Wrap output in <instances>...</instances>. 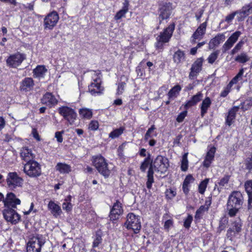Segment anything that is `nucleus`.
<instances>
[{
    "label": "nucleus",
    "instance_id": "f8f14e48",
    "mask_svg": "<svg viewBox=\"0 0 252 252\" xmlns=\"http://www.w3.org/2000/svg\"><path fill=\"white\" fill-rule=\"evenodd\" d=\"M242 223L241 220L238 219L231 224L230 227L227 231L226 236L230 241H232V238L235 236L236 234L241 231Z\"/></svg>",
    "mask_w": 252,
    "mask_h": 252
},
{
    "label": "nucleus",
    "instance_id": "0eeeda50",
    "mask_svg": "<svg viewBox=\"0 0 252 252\" xmlns=\"http://www.w3.org/2000/svg\"><path fill=\"white\" fill-rule=\"evenodd\" d=\"M173 7L172 3L168 2H162L159 5L158 7V19L159 24L162 20L168 19L172 12Z\"/></svg>",
    "mask_w": 252,
    "mask_h": 252
},
{
    "label": "nucleus",
    "instance_id": "774afa93",
    "mask_svg": "<svg viewBox=\"0 0 252 252\" xmlns=\"http://www.w3.org/2000/svg\"><path fill=\"white\" fill-rule=\"evenodd\" d=\"M101 240V238L100 236H97L96 239L94 240L93 243V247H96L98 246L99 244L100 243Z\"/></svg>",
    "mask_w": 252,
    "mask_h": 252
},
{
    "label": "nucleus",
    "instance_id": "4d7b16f0",
    "mask_svg": "<svg viewBox=\"0 0 252 252\" xmlns=\"http://www.w3.org/2000/svg\"><path fill=\"white\" fill-rule=\"evenodd\" d=\"M246 168L249 170L252 169V155L251 158H247L245 160Z\"/></svg>",
    "mask_w": 252,
    "mask_h": 252
},
{
    "label": "nucleus",
    "instance_id": "b1692460",
    "mask_svg": "<svg viewBox=\"0 0 252 252\" xmlns=\"http://www.w3.org/2000/svg\"><path fill=\"white\" fill-rule=\"evenodd\" d=\"M48 208L50 211L53 216L56 218L60 217L62 214V211L61 207L53 201H50L49 202Z\"/></svg>",
    "mask_w": 252,
    "mask_h": 252
},
{
    "label": "nucleus",
    "instance_id": "f704fd0d",
    "mask_svg": "<svg viewBox=\"0 0 252 252\" xmlns=\"http://www.w3.org/2000/svg\"><path fill=\"white\" fill-rule=\"evenodd\" d=\"M152 161V159L151 158V155L150 154H148V157L145 158L144 160L142 162L140 169L142 172H145L146 169L149 165L150 166V164Z\"/></svg>",
    "mask_w": 252,
    "mask_h": 252
},
{
    "label": "nucleus",
    "instance_id": "2eb2a0df",
    "mask_svg": "<svg viewBox=\"0 0 252 252\" xmlns=\"http://www.w3.org/2000/svg\"><path fill=\"white\" fill-rule=\"evenodd\" d=\"M25 59L23 55L17 53L10 56L6 60V63L8 66L12 67H16L19 65Z\"/></svg>",
    "mask_w": 252,
    "mask_h": 252
},
{
    "label": "nucleus",
    "instance_id": "a19ab883",
    "mask_svg": "<svg viewBox=\"0 0 252 252\" xmlns=\"http://www.w3.org/2000/svg\"><path fill=\"white\" fill-rule=\"evenodd\" d=\"M209 180V179L206 178L200 183L198 186V190L200 193L203 194L204 193Z\"/></svg>",
    "mask_w": 252,
    "mask_h": 252
},
{
    "label": "nucleus",
    "instance_id": "393cba45",
    "mask_svg": "<svg viewBox=\"0 0 252 252\" xmlns=\"http://www.w3.org/2000/svg\"><path fill=\"white\" fill-rule=\"evenodd\" d=\"M20 157L23 160L27 161V162L33 160L34 157L32 150L28 147H23L21 149Z\"/></svg>",
    "mask_w": 252,
    "mask_h": 252
},
{
    "label": "nucleus",
    "instance_id": "864d4df0",
    "mask_svg": "<svg viewBox=\"0 0 252 252\" xmlns=\"http://www.w3.org/2000/svg\"><path fill=\"white\" fill-rule=\"evenodd\" d=\"M126 83L125 82H121L119 84L117 89V94H121L124 91Z\"/></svg>",
    "mask_w": 252,
    "mask_h": 252
},
{
    "label": "nucleus",
    "instance_id": "79ce46f5",
    "mask_svg": "<svg viewBox=\"0 0 252 252\" xmlns=\"http://www.w3.org/2000/svg\"><path fill=\"white\" fill-rule=\"evenodd\" d=\"M249 60V58L245 53H242L240 55L237 56L235 58L236 61L241 63H245Z\"/></svg>",
    "mask_w": 252,
    "mask_h": 252
},
{
    "label": "nucleus",
    "instance_id": "09e8293b",
    "mask_svg": "<svg viewBox=\"0 0 252 252\" xmlns=\"http://www.w3.org/2000/svg\"><path fill=\"white\" fill-rule=\"evenodd\" d=\"M187 111L185 110L182 112H181L178 116H177V118H176V121L178 123H181L183 121L184 119L186 117V116L187 115Z\"/></svg>",
    "mask_w": 252,
    "mask_h": 252
},
{
    "label": "nucleus",
    "instance_id": "c03bdc74",
    "mask_svg": "<svg viewBox=\"0 0 252 252\" xmlns=\"http://www.w3.org/2000/svg\"><path fill=\"white\" fill-rule=\"evenodd\" d=\"M243 44V43L242 41H240L239 43H238L235 46V47L231 50V54L232 55H234L236 53H237L238 51L240 50V49L241 48Z\"/></svg>",
    "mask_w": 252,
    "mask_h": 252
},
{
    "label": "nucleus",
    "instance_id": "6e6552de",
    "mask_svg": "<svg viewBox=\"0 0 252 252\" xmlns=\"http://www.w3.org/2000/svg\"><path fill=\"white\" fill-rule=\"evenodd\" d=\"M127 229H132L135 233H137L141 229V224L138 216L133 213H129L127 216V220L125 223Z\"/></svg>",
    "mask_w": 252,
    "mask_h": 252
},
{
    "label": "nucleus",
    "instance_id": "a878e982",
    "mask_svg": "<svg viewBox=\"0 0 252 252\" xmlns=\"http://www.w3.org/2000/svg\"><path fill=\"white\" fill-rule=\"evenodd\" d=\"M225 39V36L223 33H220L212 39L209 44V48L213 49Z\"/></svg>",
    "mask_w": 252,
    "mask_h": 252
},
{
    "label": "nucleus",
    "instance_id": "a211bd4d",
    "mask_svg": "<svg viewBox=\"0 0 252 252\" xmlns=\"http://www.w3.org/2000/svg\"><path fill=\"white\" fill-rule=\"evenodd\" d=\"M100 77H97L94 79V82L89 86V92L92 95H95L102 93V89L100 86Z\"/></svg>",
    "mask_w": 252,
    "mask_h": 252
},
{
    "label": "nucleus",
    "instance_id": "20e7f679",
    "mask_svg": "<svg viewBox=\"0 0 252 252\" xmlns=\"http://www.w3.org/2000/svg\"><path fill=\"white\" fill-rule=\"evenodd\" d=\"M151 164L156 172L161 174H164L169 166L168 158L162 156H157L154 160H152Z\"/></svg>",
    "mask_w": 252,
    "mask_h": 252
},
{
    "label": "nucleus",
    "instance_id": "c756f323",
    "mask_svg": "<svg viewBox=\"0 0 252 252\" xmlns=\"http://www.w3.org/2000/svg\"><path fill=\"white\" fill-rule=\"evenodd\" d=\"M211 101L209 97H207L204 99L201 103V116L203 117L204 115L207 113L208 108L210 106Z\"/></svg>",
    "mask_w": 252,
    "mask_h": 252
},
{
    "label": "nucleus",
    "instance_id": "3c124183",
    "mask_svg": "<svg viewBox=\"0 0 252 252\" xmlns=\"http://www.w3.org/2000/svg\"><path fill=\"white\" fill-rule=\"evenodd\" d=\"M231 87L232 85L229 83L224 90L221 93L220 96L223 97L226 96L229 93Z\"/></svg>",
    "mask_w": 252,
    "mask_h": 252
},
{
    "label": "nucleus",
    "instance_id": "9d476101",
    "mask_svg": "<svg viewBox=\"0 0 252 252\" xmlns=\"http://www.w3.org/2000/svg\"><path fill=\"white\" fill-rule=\"evenodd\" d=\"M4 219L13 224L17 223L20 219V215L12 208H7L3 211Z\"/></svg>",
    "mask_w": 252,
    "mask_h": 252
},
{
    "label": "nucleus",
    "instance_id": "6e6d98bb",
    "mask_svg": "<svg viewBox=\"0 0 252 252\" xmlns=\"http://www.w3.org/2000/svg\"><path fill=\"white\" fill-rule=\"evenodd\" d=\"M229 179L228 176H225L222 178L220 181L218 183L219 185L221 187H223L225 184H227Z\"/></svg>",
    "mask_w": 252,
    "mask_h": 252
},
{
    "label": "nucleus",
    "instance_id": "338daca9",
    "mask_svg": "<svg viewBox=\"0 0 252 252\" xmlns=\"http://www.w3.org/2000/svg\"><path fill=\"white\" fill-rule=\"evenodd\" d=\"M155 171V168L150 164V166L148 171L147 177H154V172Z\"/></svg>",
    "mask_w": 252,
    "mask_h": 252
},
{
    "label": "nucleus",
    "instance_id": "423d86ee",
    "mask_svg": "<svg viewBox=\"0 0 252 252\" xmlns=\"http://www.w3.org/2000/svg\"><path fill=\"white\" fill-rule=\"evenodd\" d=\"M175 29L174 23L170 24L166 28L163 32H161L157 38V43L156 47L158 48H161L163 43L168 42L172 35L173 32Z\"/></svg>",
    "mask_w": 252,
    "mask_h": 252
},
{
    "label": "nucleus",
    "instance_id": "412c9836",
    "mask_svg": "<svg viewBox=\"0 0 252 252\" xmlns=\"http://www.w3.org/2000/svg\"><path fill=\"white\" fill-rule=\"evenodd\" d=\"M42 104L51 107L57 104L58 101L55 96L50 93H47L41 99Z\"/></svg>",
    "mask_w": 252,
    "mask_h": 252
},
{
    "label": "nucleus",
    "instance_id": "6ab92c4d",
    "mask_svg": "<svg viewBox=\"0 0 252 252\" xmlns=\"http://www.w3.org/2000/svg\"><path fill=\"white\" fill-rule=\"evenodd\" d=\"M236 12L238 15L239 21L244 20L247 16L252 13V2L244 5L241 9L237 10Z\"/></svg>",
    "mask_w": 252,
    "mask_h": 252
},
{
    "label": "nucleus",
    "instance_id": "2f4dec72",
    "mask_svg": "<svg viewBox=\"0 0 252 252\" xmlns=\"http://www.w3.org/2000/svg\"><path fill=\"white\" fill-rule=\"evenodd\" d=\"M56 167L61 173H68L71 171L70 166L65 163H58Z\"/></svg>",
    "mask_w": 252,
    "mask_h": 252
},
{
    "label": "nucleus",
    "instance_id": "4c0bfd02",
    "mask_svg": "<svg viewBox=\"0 0 252 252\" xmlns=\"http://www.w3.org/2000/svg\"><path fill=\"white\" fill-rule=\"evenodd\" d=\"M181 90V87L180 85H176L172 88L168 93L169 98L170 99L173 96H175L176 94H179Z\"/></svg>",
    "mask_w": 252,
    "mask_h": 252
},
{
    "label": "nucleus",
    "instance_id": "13d9d810",
    "mask_svg": "<svg viewBox=\"0 0 252 252\" xmlns=\"http://www.w3.org/2000/svg\"><path fill=\"white\" fill-rule=\"evenodd\" d=\"M239 108V107H234L228 112L227 115L230 116V117H233L235 118L236 113L237 111H238Z\"/></svg>",
    "mask_w": 252,
    "mask_h": 252
},
{
    "label": "nucleus",
    "instance_id": "49530a36",
    "mask_svg": "<svg viewBox=\"0 0 252 252\" xmlns=\"http://www.w3.org/2000/svg\"><path fill=\"white\" fill-rule=\"evenodd\" d=\"M192 221V217L191 215H189L184 222V226L186 228H189Z\"/></svg>",
    "mask_w": 252,
    "mask_h": 252
},
{
    "label": "nucleus",
    "instance_id": "5fc2aeb1",
    "mask_svg": "<svg viewBox=\"0 0 252 252\" xmlns=\"http://www.w3.org/2000/svg\"><path fill=\"white\" fill-rule=\"evenodd\" d=\"M63 208L66 212H70L72 208V205L71 203L63 202Z\"/></svg>",
    "mask_w": 252,
    "mask_h": 252
},
{
    "label": "nucleus",
    "instance_id": "603ef678",
    "mask_svg": "<svg viewBox=\"0 0 252 252\" xmlns=\"http://www.w3.org/2000/svg\"><path fill=\"white\" fill-rule=\"evenodd\" d=\"M237 14L236 11L228 15L225 17V21L227 23H231L232 21L233 20L235 16Z\"/></svg>",
    "mask_w": 252,
    "mask_h": 252
},
{
    "label": "nucleus",
    "instance_id": "bb28decb",
    "mask_svg": "<svg viewBox=\"0 0 252 252\" xmlns=\"http://www.w3.org/2000/svg\"><path fill=\"white\" fill-rule=\"evenodd\" d=\"M206 28V23L205 22L200 25L192 36L193 38L192 42H195L196 39H200L202 38V35L205 33Z\"/></svg>",
    "mask_w": 252,
    "mask_h": 252
},
{
    "label": "nucleus",
    "instance_id": "bf43d9fd",
    "mask_svg": "<svg viewBox=\"0 0 252 252\" xmlns=\"http://www.w3.org/2000/svg\"><path fill=\"white\" fill-rule=\"evenodd\" d=\"M63 133V131H58L55 133V137L57 138V141L59 143H62L63 141L62 134Z\"/></svg>",
    "mask_w": 252,
    "mask_h": 252
},
{
    "label": "nucleus",
    "instance_id": "aec40b11",
    "mask_svg": "<svg viewBox=\"0 0 252 252\" xmlns=\"http://www.w3.org/2000/svg\"><path fill=\"white\" fill-rule=\"evenodd\" d=\"M123 210L122 207L121 203L117 201L111 208V221L116 220L119 219L120 216L122 215Z\"/></svg>",
    "mask_w": 252,
    "mask_h": 252
},
{
    "label": "nucleus",
    "instance_id": "5701e85b",
    "mask_svg": "<svg viewBox=\"0 0 252 252\" xmlns=\"http://www.w3.org/2000/svg\"><path fill=\"white\" fill-rule=\"evenodd\" d=\"M34 85L32 78H25L21 83L20 89L23 91L28 92L32 90Z\"/></svg>",
    "mask_w": 252,
    "mask_h": 252
},
{
    "label": "nucleus",
    "instance_id": "58836bf2",
    "mask_svg": "<svg viewBox=\"0 0 252 252\" xmlns=\"http://www.w3.org/2000/svg\"><path fill=\"white\" fill-rule=\"evenodd\" d=\"M244 74V69H241L238 73L231 80V81L229 83L232 86L233 84H236L239 81L242 80V76Z\"/></svg>",
    "mask_w": 252,
    "mask_h": 252
},
{
    "label": "nucleus",
    "instance_id": "cd10ccee",
    "mask_svg": "<svg viewBox=\"0 0 252 252\" xmlns=\"http://www.w3.org/2000/svg\"><path fill=\"white\" fill-rule=\"evenodd\" d=\"M203 98V94L201 92L198 93L196 95H193L190 100L188 101L185 104L184 107L186 109L195 105L197 102L200 101Z\"/></svg>",
    "mask_w": 252,
    "mask_h": 252
},
{
    "label": "nucleus",
    "instance_id": "7ed1b4c3",
    "mask_svg": "<svg viewBox=\"0 0 252 252\" xmlns=\"http://www.w3.org/2000/svg\"><path fill=\"white\" fill-rule=\"evenodd\" d=\"M24 173L32 178H36L41 174V166L37 161L32 160L24 164Z\"/></svg>",
    "mask_w": 252,
    "mask_h": 252
},
{
    "label": "nucleus",
    "instance_id": "ddd939ff",
    "mask_svg": "<svg viewBox=\"0 0 252 252\" xmlns=\"http://www.w3.org/2000/svg\"><path fill=\"white\" fill-rule=\"evenodd\" d=\"M4 206L7 208H16L17 205H19L21 201L16 198L15 195L12 193H8L6 197L3 200Z\"/></svg>",
    "mask_w": 252,
    "mask_h": 252
},
{
    "label": "nucleus",
    "instance_id": "f257e3e1",
    "mask_svg": "<svg viewBox=\"0 0 252 252\" xmlns=\"http://www.w3.org/2000/svg\"><path fill=\"white\" fill-rule=\"evenodd\" d=\"M244 202L242 194L238 191H233L229 195L226 205L228 216L233 217L236 216Z\"/></svg>",
    "mask_w": 252,
    "mask_h": 252
},
{
    "label": "nucleus",
    "instance_id": "473e14b6",
    "mask_svg": "<svg viewBox=\"0 0 252 252\" xmlns=\"http://www.w3.org/2000/svg\"><path fill=\"white\" fill-rule=\"evenodd\" d=\"M47 69L43 66H38L33 70V75L36 77H43Z\"/></svg>",
    "mask_w": 252,
    "mask_h": 252
},
{
    "label": "nucleus",
    "instance_id": "1a4fd4ad",
    "mask_svg": "<svg viewBox=\"0 0 252 252\" xmlns=\"http://www.w3.org/2000/svg\"><path fill=\"white\" fill-rule=\"evenodd\" d=\"M59 112L70 125L74 124L77 118V114L74 109L67 106H63L59 108Z\"/></svg>",
    "mask_w": 252,
    "mask_h": 252
},
{
    "label": "nucleus",
    "instance_id": "9b49d317",
    "mask_svg": "<svg viewBox=\"0 0 252 252\" xmlns=\"http://www.w3.org/2000/svg\"><path fill=\"white\" fill-rule=\"evenodd\" d=\"M59 19L57 12L53 11L49 13L44 20L45 29H52L57 24Z\"/></svg>",
    "mask_w": 252,
    "mask_h": 252
},
{
    "label": "nucleus",
    "instance_id": "4be33fe9",
    "mask_svg": "<svg viewBox=\"0 0 252 252\" xmlns=\"http://www.w3.org/2000/svg\"><path fill=\"white\" fill-rule=\"evenodd\" d=\"M245 190L248 195V210H252V180H249L245 183Z\"/></svg>",
    "mask_w": 252,
    "mask_h": 252
},
{
    "label": "nucleus",
    "instance_id": "7c9ffc66",
    "mask_svg": "<svg viewBox=\"0 0 252 252\" xmlns=\"http://www.w3.org/2000/svg\"><path fill=\"white\" fill-rule=\"evenodd\" d=\"M79 113L81 118L86 119H90L93 116L92 110L86 108L80 109Z\"/></svg>",
    "mask_w": 252,
    "mask_h": 252
},
{
    "label": "nucleus",
    "instance_id": "4468645a",
    "mask_svg": "<svg viewBox=\"0 0 252 252\" xmlns=\"http://www.w3.org/2000/svg\"><path fill=\"white\" fill-rule=\"evenodd\" d=\"M241 34V32L236 31L228 38L221 48L223 53H225L233 46L234 44L237 41Z\"/></svg>",
    "mask_w": 252,
    "mask_h": 252
},
{
    "label": "nucleus",
    "instance_id": "8fccbe9b",
    "mask_svg": "<svg viewBox=\"0 0 252 252\" xmlns=\"http://www.w3.org/2000/svg\"><path fill=\"white\" fill-rule=\"evenodd\" d=\"M194 178L191 175H188L186 177L183 184L184 186H188L190 183L194 181Z\"/></svg>",
    "mask_w": 252,
    "mask_h": 252
},
{
    "label": "nucleus",
    "instance_id": "39448f33",
    "mask_svg": "<svg viewBox=\"0 0 252 252\" xmlns=\"http://www.w3.org/2000/svg\"><path fill=\"white\" fill-rule=\"evenodd\" d=\"M93 163L98 172L105 178H108L110 174V171L108 169L107 164L105 159L101 156H97L93 158Z\"/></svg>",
    "mask_w": 252,
    "mask_h": 252
},
{
    "label": "nucleus",
    "instance_id": "680f3d73",
    "mask_svg": "<svg viewBox=\"0 0 252 252\" xmlns=\"http://www.w3.org/2000/svg\"><path fill=\"white\" fill-rule=\"evenodd\" d=\"M154 177H147L146 186L148 189H150L152 188V184L154 183Z\"/></svg>",
    "mask_w": 252,
    "mask_h": 252
},
{
    "label": "nucleus",
    "instance_id": "69168bd1",
    "mask_svg": "<svg viewBox=\"0 0 252 252\" xmlns=\"http://www.w3.org/2000/svg\"><path fill=\"white\" fill-rule=\"evenodd\" d=\"M215 152L216 148L213 147L211 148L209 151L207 152L206 156L214 158V155Z\"/></svg>",
    "mask_w": 252,
    "mask_h": 252
},
{
    "label": "nucleus",
    "instance_id": "e2e57ef3",
    "mask_svg": "<svg viewBox=\"0 0 252 252\" xmlns=\"http://www.w3.org/2000/svg\"><path fill=\"white\" fill-rule=\"evenodd\" d=\"M165 193L166 196L169 198H173L176 194V192L171 189H167Z\"/></svg>",
    "mask_w": 252,
    "mask_h": 252
},
{
    "label": "nucleus",
    "instance_id": "ea45409f",
    "mask_svg": "<svg viewBox=\"0 0 252 252\" xmlns=\"http://www.w3.org/2000/svg\"><path fill=\"white\" fill-rule=\"evenodd\" d=\"M188 153H185L182 157L181 168L183 171H186L188 168Z\"/></svg>",
    "mask_w": 252,
    "mask_h": 252
},
{
    "label": "nucleus",
    "instance_id": "72a5a7b5",
    "mask_svg": "<svg viewBox=\"0 0 252 252\" xmlns=\"http://www.w3.org/2000/svg\"><path fill=\"white\" fill-rule=\"evenodd\" d=\"M184 55L185 54L183 51L178 50L173 55L174 62L177 64L180 63L184 59Z\"/></svg>",
    "mask_w": 252,
    "mask_h": 252
},
{
    "label": "nucleus",
    "instance_id": "f03ea898",
    "mask_svg": "<svg viewBox=\"0 0 252 252\" xmlns=\"http://www.w3.org/2000/svg\"><path fill=\"white\" fill-rule=\"evenodd\" d=\"M45 243V237L36 234L31 238L27 243V252H40L41 248Z\"/></svg>",
    "mask_w": 252,
    "mask_h": 252
},
{
    "label": "nucleus",
    "instance_id": "de8ad7c7",
    "mask_svg": "<svg viewBox=\"0 0 252 252\" xmlns=\"http://www.w3.org/2000/svg\"><path fill=\"white\" fill-rule=\"evenodd\" d=\"M214 158L210 157L209 156H206L205 157V159L203 162V165L204 167L208 168L210 166L212 161L213 160Z\"/></svg>",
    "mask_w": 252,
    "mask_h": 252
},
{
    "label": "nucleus",
    "instance_id": "a18cd8bd",
    "mask_svg": "<svg viewBox=\"0 0 252 252\" xmlns=\"http://www.w3.org/2000/svg\"><path fill=\"white\" fill-rule=\"evenodd\" d=\"M98 128V123L96 121H92L89 126V128L92 130H95Z\"/></svg>",
    "mask_w": 252,
    "mask_h": 252
},
{
    "label": "nucleus",
    "instance_id": "052dcab7",
    "mask_svg": "<svg viewBox=\"0 0 252 252\" xmlns=\"http://www.w3.org/2000/svg\"><path fill=\"white\" fill-rule=\"evenodd\" d=\"M156 129V127L154 125H153L151 126L150 128L148 129L147 131L146 132L145 135V139L146 140H148L149 137L151 136V133L152 132V131Z\"/></svg>",
    "mask_w": 252,
    "mask_h": 252
},
{
    "label": "nucleus",
    "instance_id": "37998d69",
    "mask_svg": "<svg viewBox=\"0 0 252 252\" xmlns=\"http://www.w3.org/2000/svg\"><path fill=\"white\" fill-rule=\"evenodd\" d=\"M219 53V50H217L211 53L208 58V63L211 64L213 63L218 58Z\"/></svg>",
    "mask_w": 252,
    "mask_h": 252
},
{
    "label": "nucleus",
    "instance_id": "dca6fc26",
    "mask_svg": "<svg viewBox=\"0 0 252 252\" xmlns=\"http://www.w3.org/2000/svg\"><path fill=\"white\" fill-rule=\"evenodd\" d=\"M202 63L203 59L202 58H199L192 64L189 76L190 79H194V77H196L198 74L202 70Z\"/></svg>",
    "mask_w": 252,
    "mask_h": 252
},
{
    "label": "nucleus",
    "instance_id": "f3484780",
    "mask_svg": "<svg viewBox=\"0 0 252 252\" xmlns=\"http://www.w3.org/2000/svg\"><path fill=\"white\" fill-rule=\"evenodd\" d=\"M6 180L8 186L10 188L20 186L23 182L22 179L19 177L16 172L9 173Z\"/></svg>",
    "mask_w": 252,
    "mask_h": 252
},
{
    "label": "nucleus",
    "instance_id": "e433bc0d",
    "mask_svg": "<svg viewBox=\"0 0 252 252\" xmlns=\"http://www.w3.org/2000/svg\"><path fill=\"white\" fill-rule=\"evenodd\" d=\"M209 207H205L204 205L201 206L196 211L195 215V219H200L205 212L207 211Z\"/></svg>",
    "mask_w": 252,
    "mask_h": 252
},
{
    "label": "nucleus",
    "instance_id": "c9c22d12",
    "mask_svg": "<svg viewBox=\"0 0 252 252\" xmlns=\"http://www.w3.org/2000/svg\"><path fill=\"white\" fill-rule=\"evenodd\" d=\"M125 129V127L123 126L114 129L113 131H111V139H115L119 137L123 133Z\"/></svg>",
    "mask_w": 252,
    "mask_h": 252
},
{
    "label": "nucleus",
    "instance_id": "0e129e2a",
    "mask_svg": "<svg viewBox=\"0 0 252 252\" xmlns=\"http://www.w3.org/2000/svg\"><path fill=\"white\" fill-rule=\"evenodd\" d=\"M173 225V221L171 220H167L164 225V229L167 230V231H169V229L170 226H171Z\"/></svg>",
    "mask_w": 252,
    "mask_h": 252
},
{
    "label": "nucleus",
    "instance_id": "c85d7f7f",
    "mask_svg": "<svg viewBox=\"0 0 252 252\" xmlns=\"http://www.w3.org/2000/svg\"><path fill=\"white\" fill-rule=\"evenodd\" d=\"M129 1L128 0H125L123 3L122 9L119 10L116 14L114 18L115 20H119L122 17H125V14L128 11Z\"/></svg>",
    "mask_w": 252,
    "mask_h": 252
}]
</instances>
